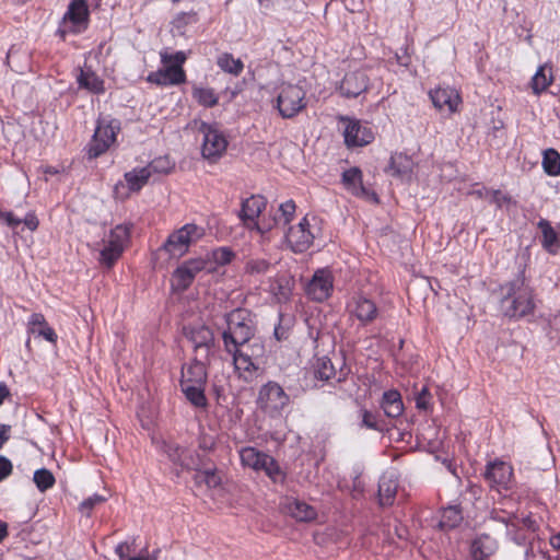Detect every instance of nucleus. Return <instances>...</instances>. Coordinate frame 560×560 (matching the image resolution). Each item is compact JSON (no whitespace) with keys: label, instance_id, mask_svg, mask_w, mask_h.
<instances>
[{"label":"nucleus","instance_id":"obj_1","mask_svg":"<svg viewBox=\"0 0 560 560\" xmlns=\"http://www.w3.org/2000/svg\"><path fill=\"white\" fill-rule=\"evenodd\" d=\"M500 310L505 317L520 319L534 314L536 308L533 288L523 275L500 287Z\"/></svg>","mask_w":560,"mask_h":560},{"label":"nucleus","instance_id":"obj_2","mask_svg":"<svg viewBox=\"0 0 560 560\" xmlns=\"http://www.w3.org/2000/svg\"><path fill=\"white\" fill-rule=\"evenodd\" d=\"M233 357V364L240 377L249 382L260 369L259 360L265 355V345L259 339H252L242 346L224 348Z\"/></svg>","mask_w":560,"mask_h":560},{"label":"nucleus","instance_id":"obj_3","mask_svg":"<svg viewBox=\"0 0 560 560\" xmlns=\"http://www.w3.org/2000/svg\"><path fill=\"white\" fill-rule=\"evenodd\" d=\"M228 328L222 334L224 348L242 346L255 339V324L250 311L236 308L225 315Z\"/></svg>","mask_w":560,"mask_h":560},{"label":"nucleus","instance_id":"obj_4","mask_svg":"<svg viewBox=\"0 0 560 560\" xmlns=\"http://www.w3.org/2000/svg\"><path fill=\"white\" fill-rule=\"evenodd\" d=\"M258 409L270 418H279L290 404V396L277 382L269 381L264 384L257 395Z\"/></svg>","mask_w":560,"mask_h":560},{"label":"nucleus","instance_id":"obj_5","mask_svg":"<svg viewBox=\"0 0 560 560\" xmlns=\"http://www.w3.org/2000/svg\"><path fill=\"white\" fill-rule=\"evenodd\" d=\"M205 234V228L187 223L168 235L162 249L171 257L180 258L188 252L189 246L200 241Z\"/></svg>","mask_w":560,"mask_h":560},{"label":"nucleus","instance_id":"obj_6","mask_svg":"<svg viewBox=\"0 0 560 560\" xmlns=\"http://www.w3.org/2000/svg\"><path fill=\"white\" fill-rule=\"evenodd\" d=\"M130 230L127 225H116L104 235L100 244L98 262L106 268H112L121 256L125 245L129 240Z\"/></svg>","mask_w":560,"mask_h":560},{"label":"nucleus","instance_id":"obj_7","mask_svg":"<svg viewBox=\"0 0 560 560\" xmlns=\"http://www.w3.org/2000/svg\"><path fill=\"white\" fill-rule=\"evenodd\" d=\"M119 131V120L100 118L94 135L88 144L86 153L89 159H96L104 154L115 143Z\"/></svg>","mask_w":560,"mask_h":560},{"label":"nucleus","instance_id":"obj_8","mask_svg":"<svg viewBox=\"0 0 560 560\" xmlns=\"http://www.w3.org/2000/svg\"><path fill=\"white\" fill-rule=\"evenodd\" d=\"M315 221V218L310 220L304 217L296 225L289 228L285 241L294 253H304L313 245L319 232Z\"/></svg>","mask_w":560,"mask_h":560},{"label":"nucleus","instance_id":"obj_9","mask_svg":"<svg viewBox=\"0 0 560 560\" xmlns=\"http://www.w3.org/2000/svg\"><path fill=\"white\" fill-rule=\"evenodd\" d=\"M306 106L305 91L295 84H283L277 97V108L283 118H293Z\"/></svg>","mask_w":560,"mask_h":560},{"label":"nucleus","instance_id":"obj_10","mask_svg":"<svg viewBox=\"0 0 560 560\" xmlns=\"http://www.w3.org/2000/svg\"><path fill=\"white\" fill-rule=\"evenodd\" d=\"M200 132L203 136L201 154L209 163H217L225 153L228 140L224 135L214 126L202 122Z\"/></svg>","mask_w":560,"mask_h":560},{"label":"nucleus","instance_id":"obj_11","mask_svg":"<svg viewBox=\"0 0 560 560\" xmlns=\"http://www.w3.org/2000/svg\"><path fill=\"white\" fill-rule=\"evenodd\" d=\"M209 262L202 258H194L178 266L172 275V289L183 292L189 288L196 276L208 268Z\"/></svg>","mask_w":560,"mask_h":560},{"label":"nucleus","instance_id":"obj_12","mask_svg":"<svg viewBox=\"0 0 560 560\" xmlns=\"http://www.w3.org/2000/svg\"><path fill=\"white\" fill-rule=\"evenodd\" d=\"M267 201L262 196H250L242 202L240 211V219L247 229H255L260 233L271 229V224L259 223V218L262 210L266 208Z\"/></svg>","mask_w":560,"mask_h":560},{"label":"nucleus","instance_id":"obj_13","mask_svg":"<svg viewBox=\"0 0 560 560\" xmlns=\"http://www.w3.org/2000/svg\"><path fill=\"white\" fill-rule=\"evenodd\" d=\"M483 476L492 488L509 490L513 482V468L505 462L494 460L488 463Z\"/></svg>","mask_w":560,"mask_h":560},{"label":"nucleus","instance_id":"obj_14","mask_svg":"<svg viewBox=\"0 0 560 560\" xmlns=\"http://www.w3.org/2000/svg\"><path fill=\"white\" fill-rule=\"evenodd\" d=\"M332 288V273L327 269H319L307 283L306 293L312 300L323 302L330 296Z\"/></svg>","mask_w":560,"mask_h":560},{"label":"nucleus","instance_id":"obj_15","mask_svg":"<svg viewBox=\"0 0 560 560\" xmlns=\"http://www.w3.org/2000/svg\"><path fill=\"white\" fill-rule=\"evenodd\" d=\"M186 337L191 342L196 357L207 359L214 345V336L210 328L203 325L192 326L186 329Z\"/></svg>","mask_w":560,"mask_h":560},{"label":"nucleus","instance_id":"obj_16","mask_svg":"<svg viewBox=\"0 0 560 560\" xmlns=\"http://www.w3.org/2000/svg\"><path fill=\"white\" fill-rule=\"evenodd\" d=\"M345 126V142L348 147H363L374 140V132L371 127L362 125L359 120L341 118Z\"/></svg>","mask_w":560,"mask_h":560},{"label":"nucleus","instance_id":"obj_17","mask_svg":"<svg viewBox=\"0 0 560 560\" xmlns=\"http://www.w3.org/2000/svg\"><path fill=\"white\" fill-rule=\"evenodd\" d=\"M165 452L174 464H177L185 469L196 470V472L207 464L203 456H200L191 450L182 448L178 445H166Z\"/></svg>","mask_w":560,"mask_h":560},{"label":"nucleus","instance_id":"obj_18","mask_svg":"<svg viewBox=\"0 0 560 560\" xmlns=\"http://www.w3.org/2000/svg\"><path fill=\"white\" fill-rule=\"evenodd\" d=\"M434 107L440 112L454 114L462 103L459 93L452 88H436L429 93Z\"/></svg>","mask_w":560,"mask_h":560},{"label":"nucleus","instance_id":"obj_19","mask_svg":"<svg viewBox=\"0 0 560 560\" xmlns=\"http://www.w3.org/2000/svg\"><path fill=\"white\" fill-rule=\"evenodd\" d=\"M348 310L362 325L372 323L378 314L375 302L362 294L354 295L351 299Z\"/></svg>","mask_w":560,"mask_h":560},{"label":"nucleus","instance_id":"obj_20","mask_svg":"<svg viewBox=\"0 0 560 560\" xmlns=\"http://www.w3.org/2000/svg\"><path fill=\"white\" fill-rule=\"evenodd\" d=\"M370 79L365 71L355 70L345 75L340 84V93L346 97H357L368 90Z\"/></svg>","mask_w":560,"mask_h":560},{"label":"nucleus","instance_id":"obj_21","mask_svg":"<svg viewBox=\"0 0 560 560\" xmlns=\"http://www.w3.org/2000/svg\"><path fill=\"white\" fill-rule=\"evenodd\" d=\"M207 383V370L205 362L199 357H196L194 361L185 364L182 368L180 386L183 385H197L206 386Z\"/></svg>","mask_w":560,"mask_h":560},{"label":"nucleus","instance_id":"obj_22","mask_svg":"<svg viewBox=\"0 0 560 560\" xmlns=\"http://www.w3.org/2000/svg\"><path fill=\"white\" fill-rule=\"evenodd\" d=\"M147 80L158 85H178L186 81V73L183 67L164 65L163 69L151 72Z\"/></svg>","mask_w":560,"mask_h":560},{"label":"nucleus","instance_id":"obj_23","mask_svg":"<svg viewBox=\"0 0 560 560\" xmlns=\"http://www.w3.org/2000/svg\"><path fill=\"white\" fill-rule=\"evenodd\" d=\"M283 511L298 522H311L316 518V510L304 501L288 498L283 503Z\"/></svg>","mask_w":560,"mask_h":560},{"label":"nucleus","instance_id":"obj_24","mask_svg":"<svg viewBox=\"0 0 560 560\" xmlns=\"http://www.w3.org/2000/svg\"><path fill=\"white\" fill-rule=\"evenodd\" d=\"M27 331L43 337L45 340L52 343H55L58 338L55 330L47 324L44 315L40 313H34L31 315L27 324Z\"/></svg>","mask_w":560,"mask_h":560},{"label":"nucleus","instance_id":"obj_25","mask_svg":"<svg viewBox=\"0 0 560 560\" xmlns=\"http://www.w3.org/2000/svg\"><path fill=\"white\" fill-rule=\"evenodd\" d=\"M415 163L410 156L405 153H394L390 156L389 165L386 172L396 177H409L413 171Z\"/></svg>","mask_w":560,"mask_h":560},{"label":"nucleus","instance_id":"obj_26","mask_svg":"<svg viewBox=\"0 0 560 560\" xmlns=\"http://www.w3.org/2000/svg\"><path fill=\"white\" fill-rule=\"evenodd\" d=\"M342 183L354 196L368 197L369 190L362 184V172L358 167H351L342 173Z\"/></svg>","mask_w":560,"mask_h":560},{"label":"nucleus","instance_id":"obj_27","mask_svg":"<svg viewBox=\"0 0 560 560\" xmlns=\"http://www.w3.org/2000/svg\"><path fill=\"white\" fill-rule=\"evenodd\" d=\"M398 488L397 479L393 475H383L378 482V499L381 505H392Z\"/></svg>","mask_w":560,"mask_h":560},{"label":"nucleus","instance_id":"obj_28","mask_svg":"<svg viewBox=\"0 0 560 560\" xmlns=\"http://www.w3.org/2000/svg\"><path fill=\"white\" fill-rule=\"evenodd\" d=\"M538 229L542 233V247L550 254H557L560 248V238L558 233L551 226L550 222L541 219L538 222Z\"/></svg>","mask_w":560,"mask_h":560},{"label":"nucleus","instance_id":"obj_29","mask_svg":"<svg viewBox=\"0 0 560 560\" xmlns=\"http://www.w3.org/2000/svg\"><path fill=\"white\" fill-rule=\"evenodd\" d=\"M495 550L494 540L488 535H481L476 538L470 547V553L474 560H485Z\"/></svg>","mask_w":560,"mask_h":560},{"label":"nucleus","instance_id":"obj_30","mask_svg":"<svg viewBox=\"0 0 560 560\" xmlns=\"http://www.w3.org/2000/svg\"><path fill=\"white\" fill-rule=\"evenodd\" d=\"M382 408L389 418H396L404 411L401 396L397 390H387L383 394Z\"/></svg>","mask_w":560,"mask_h":560},{"label":"nucleus","instance_id":"obj_31","mask_svg":"<svg viewBox=\"0 0 560 560\" xmlns=\"http://www.w3.org/2000/svg\"><path fill=\"white\" fill-rule=\"evenodd\" d=\"M463 522L462 510L457 505H451L442 510L438 527L442 530H450Z\"/></svg>","mask_w":560,"mask_h":560},{"label":"nucleus","instance_id":"obj_32","mask_svg":"<svg viewBox=\"0 0 560 560\" xmlns=\"http://www.w3.org/2000/svg\"><path fill=\"white\" fill-rule=\"evenodd\" d=\"M552 67L545 63L538 68L534 77L532 78V89L535 94H540L552 83Z\"/></svg>","mask_w":560,"mask_h":560},{"label":"nucleus","instance_id":"obj_33","mask_svg":"<svg viewBox=\"0 0 560 560\" xmlns=\"http://www.w3.org/2000/svg\"><path fill=\"white\" fill-rule=\"evenodd\" d=\"M78 83L88 91L100 94L105 91L104 81L92 70L81 69Z\"/></svg>","mask_w":560,"mask_h":560},{"label":"nucleus","instance_id":"obj_34","mask_svg":"<svg viewBox=\"0 0 560 560\" xmlns=\"http://www.w3.org/2000/svg\"><path fill=\"white\" fill-rule=\"evenodd\" d=\"M88 16L89 10L85 0H72L67 13L65 14V20H69L74 25H79L85 23Z\"/></svg>","mask_w":560,"mask_h":560},{"label":"nucleus","instance_id":"obj_35","mask_svg":"<svg viewBox=\"0 0 560 560\" xmlns=\"http://www.w3.org/2000/svg\"><path fill=\"white\" fill-rule=\"evenodd\" d=\"M150 173L144 167L133 168L125 174V180L130 191H139L150 179Z\"/></svg>","mask_w":560,"mask_h":560},{"label":"nucleus","instance_id":"obj_36","mask_svg":"<svg viewBox=\"0 0 560 560\" xmlns=\"http://www.w3.org/2000/svg\"><path fill=\"white\" fill-rule=\"evenodd\" d=\"M266 453L256 447L247 446L240 451L241 463L244 467H248L258 472V467L264 460Z\"/></svg>","mask_w":560,"mask_h":560},{"label":"nucleus","instance_id":"obj_37","mask_svg":"<svg viewBox=\"0 0 560 560\" xmlns=\"http://www.w3.org/2000/svg\"><path fill=\"white\" fill-rule=\"evenodd\" d=\"M195 481L205 483L207 488L212 489L221 485V477L218 475L215 467L207 463L196 472Z\"/></svg>","mask_w":560,"mask_h":560},{"label":"nucleus","instance_id":"obj_38","mask_svg":"<svg viewBox=\"0 0 560 560\" xmlns=\"http://www.w3.org/2000/svg\"><path fill=\"white\" fill-rule=\"evenodd\" d=\"M258 471H264L273 482H282L285 477L277 460L268 454H266L260 463Z\"/></svg>","mask_w":560,"mask_h":560},{"label":"nucleus","instance_id":"obj_39","mask_svg":"<svg viewBox=\"0 0 560 560\" xmlns=\"http://www.w3.org/2000/svg\"><path fill=\"white\" fill-rule=\"evenodd\" d=\"M186 399L196 408H206L208 400L205 395V386L183 385L180 386Z\"/></svg>","mask_w":560,"mask_h":560},{"label":"nucleus","instance_id":"obj_40","mask_svg":"<svg viewBox=\"0 0 560 560\" xmlns=\"http://www.w3.org/2000/svg\"><path fill=\"white\" fill-rule=\"evenodd\" d=\"M542 168L549 176L560 175V154L555 149H547L542 154Z\"/></svg>","mask_w":560,"mask_h":560},{"label":"nucleus","instance_id":"obj_41","mask_svg":"<svg viewBox=\"0 0 560 560\" xmlns=\"http://www.w3.org/2000/svg\"><path fill=\"white\" fill-rule=\"evenodd\" d=\"M174 167L175 163L167 155L155 158L144 166L149 171L150 176L154 174L167 175L173 172Z\"/></svg>","mask_w":560,"mask_h":560},{"label":"nucleus","instance_id":"obj_42","mask_svg":"<svg viewBox=\"0 0 560 560\" xmlns=\"http://www.w3.org/2000/svg\"><path fill=\"white\" fill-rule=\"evenodd\" d=\"M217 63L221 70L234 75H238L244 68L242 60L234 58L233 55L229 52L220 55L218 57Z\"/></svg>","mask_w":560,"mask_h":560},{"label":"nucleus","instance_id":"obj_43","mask_svg":"<svg viewBox=\"0 0 560 560\" xmlns=\"http://www.w3.org/2000/svg\"><path fill=\"white\" fill-rule=\"evenodd\" d=\"M192 97L205 107H213L219 102V97L211 88H194Z\"/></svg>","mask_w":560,"mask_h":560},{"label":"nucleus","instance_id":"obj_44","mask_svg":"<svg viewBox=\"0 0 560 560\" xmlns=\"http://www.w3.org/2000/svg\"><path fill=\"white\" fill-rule=\"evenodd\" d=\"M314 374L316 378L328 381L335 376L336 372L330 359L323 357L316 360L314 365Z\"/></svg>","mask_w":560,"mask_h":560},{"label":"nucleus","instance_id":"obj_45","mask_svg":"<svg viewBox=\"0 0 560 560\" xmlns=\"http://www.w3.org/2000/svg\"><path fill=\"white\" fill-rule=\"evenodd\" d=\"M271 268V264L264 258H250L246 261L245 272L250 276L266 275Z\"/></svg>","mask_w":560,"mask_h":560},{"label":"nucleus","instance_id":"obj_46","mask_svg":"<svg viewBox=\"0 0 560 560\" xmlns=\"http://www.w3.org/2000/svg\"><path fill=\"white\" fill-rule=\"evenodd\" d=\"M34 482L39 491L44 492L55 485L52 472L46 468L38 469L34 472Z\"/></svg>","mask_w":560,"mask_h":560},{"label":"nucleus","instance_id":"obj_47","mask_svg":"<svg viewBox=\"0 0 560 560\" xmlns=\"http://www.w3.org/2000/svg\"><path fill=\"white\" fill-rule=\"evenodd\" d=\"M160 57L163 65H168L171 67H183L187 59L184 51L171 54L166 49L160 52Z\"/></svg>","mask_w":560,"mask_h":560},{"label":"nucleus","instance_id":"obj_48","mask_svg":"<svg viewBox=\"0 0 560 560\" xmlns=\"http://www.w3.org/2000/svg\"><path fill=\"white\" fill-rule=\"evenodd\" d=\"M281 212L280 219H273V223L278 224L282 220L283 224H288L292 221L295 213V203L293 200H288L279 206Z\"/></svg>","mask_w":560,"mask_h":560},{"label":"nucleus","instance_id":"obj_49","mask_svg":"<svg viewBox=\"0 0 560 560\" xmlns=\"http://www.w3.org/2000/svg\"><path fill=\"white\" fill-rule=\"evenodd\" d=\"M490 517L494 521L505 524L508 527H515L514 521L516 520V516L514 515L513 512L494 508L490 513Z\"/></svg>","mask_w":560,"mask_h":560},{"label":"nucleus","instance_id":"obj_50","mask_svg":"<svg viewBox=\"0 0 560 560\" xmlns=\"http://www.w3.org/2000/svg\"><path fill=\"white\" fill-rule=\"evenodd\" d=\"M106 501V498L100 494H94L80 504V511L82 513H85L86 515H90V512L93 510V508L97 504H101Z\"/></svg>","mask_w":560,"mask_h":560},{"label":"nucleus","instance_id":"obj_51","mask_svg":"<svg viewBox=\"0 0 560 560\" xmlns=\"http://www.w3.org/2000/svg\"><path fill=\"white\" fill-rule=\"evenodd\" d=\"M431 394L427 387H422L420 392L416 394V406L418 409L428 410L430 407Z\"/></svg>","mask_w":560,"mask_h":560},{"label":"nucleus","instance_id":"obj_52","mask_svg":"<svg viewBox=\"0 0 560 560\" xmlns=\"http://www.w3.org/2000/svg\"><path fill=\"white\" fill-rule=\"evenodd\" d=\"M361 417H362V425L363 427H365L368 429H373V430L378 429L377 419L373 412H371L366 409H362Z\"/></svg>","mask_w":560,"mask_h":560},{"label":"nucleus","instance_id":"obj_53","mask_svg":"<svg viewBox=\"0 0 560 560\" xmlns=\"http://www.w3.org/2000/svg\"><path fill=\"white\" fill-rule=\"evenodd\" d=\"M486 194L490 195V201L495 203L498 207H502L504 203H510L512 201L510 196L500 190L486 191Z\"/></svg>","mask_w":560,"mask_h":560},{"label":"nucleus","instance_id":"obj_54","mask_svg":"<svg viewBox=\"0 0 560 560\" xmlns=\"http://www.w3.org/2000/svg\"><path fill=\"white\" fill-rule=\"evenodd\" d=\"M232 252L228 248H219L218 250L213 252L214 260L221 265L229 264L232 259Z\"/></svg>","mask_w":560,"mask_h":560},{"label":"nucleus","instance_id":"obj_55","mask_svg":"<svg viewBox=\"0 0 560 560\" xmlns=\"http://www.w3.org/2000/svg\"><path fill=\"white\" fill-rule=\"evenodd\" d=\"M0 219L12 229H15L22 223V219L16 218L11 211H0Z\"/></svg>","mask_w":560,"mask_h":560},{"label":"nucleus","instance_id":"obj_56","mask_svg":"<svg viewBox=\"0 0 560 560\" xmlns=\"http://www.w3.org/2000/svg\"><path fill=\"white\" fill-rule=\"evenodd\" d=\"M272 291H273L275 295H277L280 301L288 300L289 295L291 293L290 281L285 280L284 284H282V283L279 284L278 289L272 287Z\"/></svg>","mask_w":560,"mask_h":560},{"label":"nucleus","instance_id":"obj_57","mask_svg":"<svg viewBox=\"0 0 560 560\" xmlns=\"http://www.w3.org/2000/svg\"><path fill=\"white\" fill-rule=\"evenodd\" d=\"M12 472V463L4 456H0V481L9 477Z\"/></svg>","mask_w":560,"mask_h":560},{"label":"nucleus","instance_id":"obj_58","mask_svg":"<svg viewBox=\"0 0 560 560\" xmlns=\"http://www.w3.org/2000/svg\"><path fill=\"white\" fill-rule=\"evenodd\" d=\"M22 223H24L25 226L31 231H35L39 224L37 217L33 212L27 213L22 220Z\"/></svg>","mask_w":560,"mask_h":560},{"label":"nucleus","instance_id":"obj_59","mask_svg":"<svg viewBox=\"0 0 560 560\" xmlns=\"http://www.w3.org/2000/svg\"><path fill=\"white\" fill-rule=\"evenodd\" d=\"M214 440L210 435L201 434L199 438V447L203 451H211L214 447Z\"/></svg>","mask_w":560,"mask_h":560},{"label":"nucleus","instance_id":"obj_60","mask_svg":"<svg viewBox=\"0 0 560 560\" xmlns=\"http://www.w3.org/2000/svg\"><path fill=\"white\" fill-rule=\"evenodd\" d=\"M273 334L278 341L287 340L289 338V329L281 325L276 326Z\"/></svg>","mask_w":560,"mask_h":560},{"label":"nucleus","instance_id":"obj_61","mask_svg":"<svg viewBox=\"0 0 560 560\" xmlns=\"http://www.w3.org/2000/svg\"><path fill=\"white\" fill-rule=\"evenodd\" d=\"M115 552L119 557L120 560H124L129 552V545L127 542H120L116 547Z\"/></svg>","mask_w":560,"mask_h":560},{"label":"nucleus","instance_id":"obj_62","mask_svg":"<svg viewBox=\"0 0 560 560\" xmlns=\"http://www.w3.org/2000/svg\"><path fill=\"white\" fill-rule=\"evenodd\" d=\"M9 425L0 424V448H2L4 443L9 440Z\"/></svg>","mask_w":560,"mask_h":560},{"label":"nucleus","instance_id":"obj_63","mask_svg":"<svg viewBox=\"0 0 560 560\" xmlns=\"http://www.w3.org/2000/svg\"><path fill=\"white\" fill-rule=\"evenodd\" d=\"M8 536V525L0 522V542Z\"/></svg>","mask_w":560,"mask_h":560},{"label":"nucleus","instance_id":"obj_64","mask_svg":"<svg viewBox=\"0 0 560 560\" xmlns=\"http://www.w3.org/2000/svg\"><path fill=\"white\" fill-rule=\"evenodd\" d=\"M550 541H551V545H552L555 548L560 549V533H559V534H557V535H555V536H552Z\"/></svg>","mask_w":560,"mask_h":560}]
</instances>
